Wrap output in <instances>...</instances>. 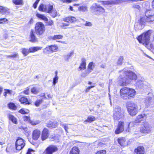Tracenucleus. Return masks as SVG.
<instances>
[{
	"label": "nucleus",
	"mask_w": 154,
	"mask_h": 154,
	"mask_svg": "<svg viewBox=\"0 0 154 154\" xmlns=\"http://www.w3.org/2000/svg\"><path fill=\"white\" fill-rule=\"evenodd\" d=\"M120 93L122 98L124 100H127L134 97L136 91L134 89L124 87L120 90Z\"/></svg>",
	"instance_id": "nucleus-1"
},
{
	"label": "nucleus",
	"mask_w": 154,
	"mask_h": 154,
	"mask_svg": "<svg viewBox=\"0 0 154 154\" xmlns=\"http://www.w3.org/2000/svg\"><path fill=\"white\" fill-rule=\"evenodd\" d=\"M152 33V31L149 29L144 32L136 37L139 43L144 45H147L149 43L150 36Z\"/></svg>",
	"instance_id": "nucleus-2"
},
{
	"label": "nucleus",
	"mask_w": 154,
	"mask_h": 154,
	"mask_svg": "<svg viewBox=\"0 0 154 154\" xmlns=\"http://www.w3.org/2000/svg\"><path fill=\"white\" fill-rule=\"evenodd\" d=\"M126 108L128 112L131 116H135L138 112V106L134 102H128L126 104Z\"/></svg>",
	"instance_id": "nucleus-3"
},
{
	"label": "nucleus",
	"mask_w": 154,
	"mask_h": 154,
	"mask_svg": "<svg viewBox=\"0 0 154 154\" xmlns=\"http://www.w3.org/2000/svg\"><path fill=\"white\" fill-rule=\"evenodd\" d=\"M147 118L146 115V114H139L136 117L134 121L128 123L127 129L126 130V132H129L130 130V125H131L132 127H134L137 125V123H140L143 120L144 118L145 119Z\"/></svg>",
	"instance_id": "nucleus-4"
},
{
	"label": "nucleus",
	"mask_w": 154,
	"mask_h": 154,
	"mask_svg": "<svg viewBox=\"0 0 154 154\" xmlns=\"http://www.w3.org/2000/svg\"><path fill=\"white\" fill-rule=\"evenodd\" d=\"M35 30L36 34L40 36L43 34L45 31V26L43 23L38 22L35 24Z\"/></svg>",
	"instance_id": "nucleus-5"
},
{
	"label": "nucleus",
	"mask_w": 154,
	"mask_h": 154,
	"mask_svg": "<svg viewBox=\"0 0 154 154\" xmlns=\"http://www.w3.org/2000/svg\"><path fill=\"white\" fill-rule=\"evenodd\" d=\"M151 125L147 122H144L140 127V131L142 133L147 134L151 132Z\"/></svg>",
	"instance_id": "nucleus-6"
},
{
	"label": "nucleus",
	"mask_w": 154,
	"mask_h": 154,
	"mask_svg": "<svg viewBox=\"0 0 154 154\" xmlns=\"http://www.w3.org/2000/svg\"><path fill=\"white\" fill-rule=\"evenodd\" d=\"M25 141L22 138L18 137L15 142V149L17 150H20L25 146Z\"/></svg>",
	"instance_id": "nucleus-7"
},
{
	"label": "nucleus",
	"mask_w": 154,
	"mask_h": 154,
	"mask_svg": "<svg viewBox=\"0 0 154 154\" xmlns=\"http://www.w3.org/2000/svg\"><path fill=\"white\" fill-rule=\"evenodd\" d=\"M58 151V148L55 145L51 144L48 146L43 152V154H53Z\"/></svg>",
	"instance_id": "nucleus-8"
},
{
	"label": "nucleus",
	"mask_w": 154,
	"mask_h": 154,
	"mask_svg": "<svg viewBox=\"0 0 154 154\" xmlns=\"http://www.w3.org/2000/svg\"><path fill=\"white\" fill-rule=\"evenodd\" d=\"M58 47L55 45H52L47 46L44 49L43 53L45 54L53 53L58 51Z\"/></svg>",
	"instance_id": "nucleus-9"
},
{
	"label": "nucleus",
	"mask_w": 154,
	"mask_h": 154,
	"mask_svg": "<svg viewBox=\"0 0 154 154\" xmlns=\"http://www.w3.org/2000/svg\"><path fill=\"white\" fill-rule=\"evenodd\" d=\"M125 122L123 121H120L118 122L116 128L115 130V134H119L123 132L125 129Z\"/></svg>",
	"instance_id": "nucleus-10"
},
{
	"label": "nucleus",
	"mask_w": 154,
	"mask_h": 154,
	"mask_svg": "<svg viewBox=\"0 0 154 154\" xmlns=\"http://www.w3.org/2000/svg\"><path fill=\"white\" fill-rule=\"evenodd\" d=\"M50 136L49 130L46 128H44L41 132L40 139L42 141H44L49 138Z\"/></svg>",
	"instance_id": "nucleus-11"
},
{
	"label": "nucleus",
	"mask_w": 154,
	"mask_h": 154,
	"mask_svg": "<svg viewBox=\"0 0 154 154\" xmlns=\"http://www.w3.org/2000/svg\"><path fill=\"white\" fill-rule=\"evenodd\" d=\"M47 13L50 14L53 18L56 17L58 15V12L56 10L54 9L53 5L49 4L48 5V10Z\"/></svg>",
	"instance_id": "nucleus-12"
},
{
	"label": "nucleus",
	"mask_w": 154,
	"mask_h": 154,
	"mask_svg": "<svg viewBox=\"0 0 154 154\" xmlns=\"http://www.w3.org/2000/svg\"><path fill=\"white\" fill-rule=\"evenodd\" d=\"M94 14L96 15H100L105 12V9L102 6L97 4H95V6L93 7Z\"/></svg>",
	"instance_id": "nucleus-13"
},
{
	"label": "nucleus",
	"mask_w": 154,
	"mask_h": 154,
	"mask_svg": "<svg viewBox=\"0 0 154 154\" xmlns=\"http://www.w3.org/2000/svg\"><path fill=\"white\" fill-rule=\"evenodd\" d=\"M41 131L38 129H35L32 132V138L34 141H37L40 139Z\"/></svg>",
	"instance_id": "nucleus-14"
},
{
	"label": "nucleus",
	"mask_w": 154,
	"mask_h": 154,
	"mask_svg": "<svg viewBox=\"0 0 154 154\" xmlns=\"http://www.w3.org/2000/svg\"><path fill=\"white\" fill-rule=\"evenodd\" d=\"M29 41L31 43H36L38 42V38L35 34V32L33 29H31L29 33Z\"/></svg>",
	"instance_id": "nucleus-15"
},
{
	"label": "nucleus",
	"mask_w": 154,
	"mask_h": 154,
	"mask_svg": "<svg viewBox=\"0 0 154 154\" xmlns=\"http://www.w3.org/2000/svg\"><path fill=\"white\" fill-rule=\"evenodd\" d=\"M134 154H146V151L144 147L142 145H139L134 150Z\"/></svg>",
	"instance_id": "nucleus-16"
},
{
	"label": "nucleus",
	"mask_w": 154,
	"mask_h": 154,
	"mask_svg": "<svg viewBox=\"0 0 154 154\" xmlns=\"http://www.w3.org/2000/svg\"><path fill=\"white\" fill-rule=\"evenodd\" d=\"M77 20V19L75 17L71 16L65 17L63 19V21L69 24L75 23Z\"/></svg>",
	"instance_id": "nucleus-17"
},
{
	"label": "nucleus",
	"mask_w": 154,
	"mask_h": 154,
	"mask_svg": "<svg viewBox=\"0 0 154 154\" xmlns=\"http://www.w3.org/2000/svg\"><path fill=\"white\" fill-rule=\"evenodd\" d=\"M126 75L127 77L126 79H128V80H135L137 79V75L136 74L130 71L126 72Z\"/></svg>",
	"instance_id": "nucleus-18"
},
{
	"label": "nucleus",
	"mask_w": 154,
	"mask_h": 154,
	"mask_svg": "<svg viewBox=\"0 0 154 154\" xmlns=\"http://www.w3.org/2000/svg\"><path fill=\"white\" fill-rule=\"evenodd\" d=\"M118 143L122 147H125L127 145V140L125 137H119L117 139Z\"/></svg>",
	"instance_id": "nucleus-19"
},
{
	"label": "nucleus",
	"mask_w": 154,
	"mask_h": 154,
	"mask_svg": "<svg viewBox=\"0 0 154 154\" xmlns=\"http://www.w3.org/2000/svg\"><path fill=\"white\" fill-rule=\"evenodd\" d=\"M58 123L56 121L51 120L49 121L46 124V126L50 129L55 128L58 125Z\"/></svg>",
	"instance_id": "nucleus-20"
},
{
	"label": "nucleus",
	"mask_w": 154,
	"mask_h": 154,
	"mask_svg": "<svg viewBox=\"0 0 154 154\" xmlns=\"http://www.w3.org/2000/svg\"><path fill=\"white\" fill-rule=\"evenodd\" d=\"M19 101L21 104L25 105H29L31 103L30 101L28 100V98L25 96H21L19 98Z\"/></svg>",
	"instance_id": "nucleus-21"
},
{
	"label": "nucleus",
	"mask_w": 154,
	"mask_h": 154,
	"mask_svg": "<svg viewBox=\"0 0 154 154\" xmlns=\"http://www.w3.org/2000/svg\"><path fill=\"white\" fill-rule=\"evenodd\" d=\"M80 150L78 147L74 146L69 151V154H80Z\"/></svg>",
	"instance_id": "nucleus-22"
},
{
	"label": "nucleus",
	"mask_w": 154,
	"mask_h": 154,
	"mask_svg": "<svg viewBox=\"0 0 154 154\" xmlns=\"http://www.w3.org/2000/svg\"><path fill=\"white\" fill-rule=\"evenodd\" d=\"M147 23L149 24L154 23V14L152 15H148L146 16Z\"/></svg>",
	"instance_id": "nucleus-23"
},
{
	"label": "nucleus",
	"mask_w": 154,
	"mask_h": 154,
	"mask_svg": "<svg viewBox=\"0 0 154 154\" xmlns=\"http://www.w3.org/2000/svg\"><path fill=\"white\" fill-rule=\"evenodd\" d=\"M9 9L7 8L0 5V13L2 14H9Z\"/></svg>",
	"instance_id": "nucleus-24"
},
{
	"label": "nucleus",
	"mask_w": 154,
	"mask_h": 154,
	"mask_svg": "<svg viewBox=\"0 0 154 154\" xmlns=\"http://www.w3.org/2000/svg\"><path fill=\"white\" fill-rule=\"evenodd\" d=\"M46 5L43 3H41L38 7V10L41 12H45L47 13L48 9Z\"/></svg>",
	"instance_id": "nucleus-25"
},
{
	"label": "nucleus",
	"mask_w": 154,
	"mask_h": 154,
	"mask_svg": "<svg viewBox=\"0 0 154 154\" xmlns=\"http://www.w3.org/2000/svg\"><path fill=\"white\" fill-rule=\"evenodd\" d=\"M36 16L38 19L43 20L45 22L48 21V18L44 14L37 13L36 14Z\"/></svg>",
	"instance_id": "nucleus-26"
},
{
	"label": "nucleus",
	"mask_w": 154,
	"mask_h": 154,
	"mask_svg": "<svg viewBox=\"0 0 154 154\" xmlns=\"http://www.w3.org/2000/svg\"><path fill=\"white\" fill-rule=\"evenodd\" d=\"M119 1V0H116L111 1H100V2H101L105 3V4H103V5H112L118 4Z\"/></svg>",
	"instance_id": "nucleus-27"
},
{
	"label": "nucleus",
	"mask_w": 154,
	"mask_h": 154,
	"mask_svg": "<svg viewBox=\"0 0 154 154\" xmlns=\"http://www.w3.org/2000/svg\"><path fill=\"white\" fill-rule=\"evenodd\" d=\"M8 116L9 119L11 120L13 123L16 124L18 122L17 118L13 115L11 114H9Z\"/></svg>",
	"instance_id": "nucleus-28"
},
{
	"label": "nucleus",
	"mask_w": 154,
	"mask_h": 154,
	"mask_svg": "<svg viewBox=\"0 0 154 154\" xmlns=\"http://www.w3.org/2000/svg\"><path fill=\"white\" fill-rule=\"evenodd\" d=\"M146 20V18L145 15L143 17H141L138 20V22L141 25H145L146 23H147Z\"/></svg>",
	"instance_id": "nucleus-29"
},
{
	"label": "nucleus",
	"mask_w": 154,
	"mask_h": 154,
	"mask_svg": "<svg viewBox=\"0 0 154 154\" xmlns=\"http://www.w3.org/2000/svg\"><path fill=\"white\" fill-rule=\"evenodd\" d=\"M13 4L16 5H23L24 4L23 0H12Z\"/></svg>",
	"instance_id": "nucleus-30"
},
{
	"label": "nucleus",
	"mask_w": 154,
	"mask_h": 154,
	"mask_svg": "<svg viewBox=\"0 0 154 154\" xmlns=\"http://www.w3.org/2000/svg\"><path fill=\"white\" fill-rule=\"evenodd\" d=\"M86 60L84 58L82 59V62L79 68L80 70L85 69L86 68Z\"/></svg>",
	"instance_id": "nucleus-31"
},
{
	"label": "nucleus",
	"mask_w": 154,
	"mask_h": 154,
	"mask_svg": "<svg viewBox=\"0 0 154 154\" xmlns=\"http://www.w3.org/2000/svg\"><path fill=\"white\" fill-rule=\"evenodd\" d=\"M42 48V47L35 46L30 47L29 48L30 53H34L41 50Z\"/></svg>",
	"instance_id": "nucleus-32"
},
{
	"label": "nucleus",
	"mask_w": 154,
	"mask_h": 154,
	"mask_svg": "<svg viewBox=\"0 0 154 154\" xmlns=\"http://www.w3.org/2000/svg\"><path fill=\"white\" fill-rule=\"evenodd\" d=\"M96 119L97 118L94 116H88L87 117V119L84 122L91 123L95 121Z\"/></svg>",
	"instance_id": "nucleus-33"
},
{
	"label": "nucleus",
	"mask_w": 154,
	"mask_h": 154,
	"mask_svg": "<svg viewBox=\"0 0 154 154\" xmlns=\"http://www.w3.org/2000/svg\"><path fill=\"white\" fill-rule=\"evenodd\" d=\"M93 67L94 65L93 62H92L89 63L88 64V70L86 72V74H88L91 72L93 70Z\"/></svg>",
	"instance_id": "nucleus-34"
},
{
	"label": "nucleus",
	"mask_w": 154,
	"mask_h": 154,
	"mask_svg": "<svg viewBox=\"0 0 154 154\" xmlns=\"http://www.w3.org/2000/svg\"><path fill=\"white\" fill-rule=\"evenodd\" d=\"M8 106L9 109L11 110H15L17 108V106L14 103L12 102L8 103Z\"/></svg>",
	"instance_id": "nucleus-35"
},
{
	"label": "nucleus",
	"mask_w": 154,
	"mask_h": 154,
	"mask_svg": "<svg viewBox=\"0 0 154 154\" xmlns=\"http://www.w3.org/2000/svg\"><path fill=\"white\" fill-rule=\"evenodd\" d=\"M63 37V35L61 34L55 35L52 37L51 38L53 40H57L61 39Z\"/></svg>",
	"instance_id": "nucleus-36"
},
{
	"label": "nucleus",
	"mask_w": 154,
	"mask_h": 154,
	"mask_svg": "<svg viewBox=\"0 0 154 154\" xmlns=\"http://www.w3.org/2000/svg\"><path fill=\"white\" fill-rule=\"evenodd\" d=\"M78 10L79 11L85 12L88 11V8L86 6H81L78 8Z\"/></svg>",
	"instance_id": "nucleus-37"
},
{
	"label": "nucleus",
	"mask_w": 154,
	"mask_h": 154,
	"mask_svg": "<svg viewBox=\"0 0 154 154\" xmlns=\"http://www.w3.org/2000/svg\"><path fill=\"white\" fill-rule=\"evenodd\" d=\"M18 112L22 114H26L29 113V111L28 109H25L23 108H22L18 111Z\"/></svg>",
	"instance_id": "nucleus-38"
},
{
	"label": "nucleus",
	"mask_w": 154,
	"mask_h": 154,
	"mask_svg": "<svg viewBox=\"0 0 154 154\" xmlns=\"http://www.w3.org/2000/svg\"><path fill=\"white\" fill-rule=\"evenodd\" d=\"M40 121L39 120H32L31 119L29 123L32 125L35 126L38 124L40 123Z\"/></svg>",
	"instance_id": "nucleus-39"
},
{
	"label": "nucleus",
	"mask_w": 154,
	"mask_h": 154,
	"mask_svg": "<svg viewBox=\"0 0 154 154\" xmlns=\"http://www.w3.org/2000/svg\"><path fill=\"white\" fill-rule=\"evenodd\" d=\"M19 55L17 53H16L11 55H6L7 58L10 59H14L18 57Z\"/></svg>",
	"instance_id": "nucleus-40"
},
{
	"label": "nucleus",
	"mask_w": 154,
	"mask_h": 154,
	"mask_svg": "<svg viewBox=\"0 0 154 154\" xmlns=\"http://www.w3.org/2000/svg\"><path fill=\"white\" fill-rule=\"evenodd\" d=\"M4 90V92L3 93V96L5 97H7L8 94H11L12 93V90L8 89H5Z\"/></svg>",
	"instance_id": "nucleus-41"
},
{
	"label": "nucleus",
	"mask_w": 154,
	"mask_h": 154,
	"mask_svg": "<svg viewBox=\"0 0 154 154\" xmlns=\"http://www.w3.org/2000/svg\"><path fill=\"white\" fill-rule=\"evenodd\" d=\"M22 53L24 56H26L29 53V49L28 50L25 48H23L22 49Z\"/></svg>",
	"instance_id": "nucleus-42"
},
{
	"label": "nucleus",
	"mask_w": 154,
	"mask_h": 154,
	"mask_svg": "<svg viewBox=\"0 0 154 154\" xmlns=\"http://www.w3.org/2000/svg\"><path fill=\"white\" fill-rule=\"evenodd\" d=\"M114 110L115 112V113L119 115L122 112V110L121 108L119 106L115 107L114 109Z\"/></svg>",
	"instance_id": "nucleus-43"
},
{
	"label": "nucleus",
	"mask_w": 154,
	"mask_h": 154,
	"mask_svg": "<svg viewBox=\"0 0 154 154\" xmlns=\"http://www.w3.org/2000/svg\"><path fill=\"white\" fill-rule=\"evenodd\" d=\"M23 120L25 122L29 123L31 120V118L29 116H25L23 117Z\"/></svg>",
	"instance_id": "nucleus-44"
},
{
	"label": "nucleus",
	"mask_w": 154,
	"mask_h": 154,
	"mask_svg": "<svg viewBox=\"0 0 154 154\" xmlns=\"http://www.w3.org/2000/svg\"><path fill=\"white\" fill-rule=\"evenodd\" d=\"M42 99L37 100L34 103L35 105L37 107L39 106L43 102Z\"/></svg>",
	"instance_id": "nucleus-45"
},
{
	"label": "nucleus",
	"mask_w": 154,
	"mask_h": 154,
	"mask_svg": "<svg viewBox=\"0 0 154 154\" xmlns=\"http://www.w3.org/2000/svg\"><path fill=\"white\" fill-rule=\"evenodd\" d=\"M31 91V93L34 94H37L39 92L37 88L35 87L32 88Z\"/></svg>",
	"instance_id": "nucleus-46"
},
{
	"label": "nucleus",
	"mask_w": 154,
	"mask_h": 154,
	"mask_svg": "<svg viewBox=\"0 0 154 154\" xmlns=\"http://www.w3.org/2000/svg\"><path fill=\"white\" fill-rule=\"evenodd\" d=\"M106 151L105 149L99 150L97 151L94 154H106Z\"/></svg>",
	"instance_id": "nucleus-47"
},
{
	"label": "nucleus",
	"mask_w": 154,
	"mask_h": 154,
	"mask_svg": "<svg viewBox=\"0 0 154 154\" xmlns=\"http://www.w3.org/2000/svg\"><path fill=\"white\" fill-rule=\"evenodd\" d=\"M8 20L6 18H0V24L8 23Z\"/></svg>",
	"instance_id": "nucleus-48"
},
{
	"label": "nucleus",
	"mask_w": 154,
	"mask_h": 154,
	"mask_svg": "<svg viewBox=\"0 0 154 154\" xmlns=\"http://www.w3.org/2000/svg\"><path fill=\"white\" fill-rule=\"evenodd\" d=\"M46 25L47 26H51L54 25V22L52 20H50L49 21L45 22Z\"/></svg>",
	"instance_id": "nucleus-49"
},
{
	"label": "nucleus",
	"mask_w": 154,
	"mask_h": 154,
	"mask_svg": "<svg viewBox=\"0 0 154 154\" xmlns=\"http://www.w3.org/2000/svg\"><path fill=\"white\" fill-rule=\"evenodd\" d=\"M23 94L25 95H29V87L26 88L25 90L23 91Z\"/></svg>",
	"instance_id": "nucleus-50"
},
{
	"label": "nucleus",
	"mask_w": 154,
	"mask_h": 154,
	"mask_svg": "<svg viewBox=\"0 0 154 154\" xmlns=\"http://www.w3.org/2000/svg\"><path fill=\"white\" fill-rule=\"evenodd\" d=\"M58 79V76H55L53 79V83L54 85H55L57 82Z\"/></svg>",
	"instance_id": "nucleus-51"
},
{
	"label": "nucleus",
	"mask_w": 154,
	"mask_h": 154,
	"mask_svg": "<svg viewBox=\"0 0 154 154\" xmlns=\"http://www.w3.org/2000/svg\"><path fill=\"white\" fill-rule=\"evenodd\" d=\"M40 0H36L35 2L33 3V7L34 8V9H35L37 7V5L39 2Z\"/></svg>",
	"instance_id": "nucleus-52"
},
{
	"label": "nucleus",
	"mask_w": 154,
	"mask_h": 154,
	"mask_svg": "<svg viewBox=\"0 0 154 154\" xmlns=\"http://www.w3.org/2000/svg\"><path fill=\"white\" fill-rule=\"evenodd\" d=\"M95 86L94 85H92L91 86H90L87 87L85 89V91L86 93L88 92L90 90V89L94 87Z\"/></svg>",
	"instance_id": "nucleus-53"
},
{
	"label": "nucleus",
	"mask_w": 154,
	"mask_h": 154,
	"mask_svg": "<svg viewBox=\"0 0 154 154\" xmlns=\"http://www.w3.org/2000/svg\"><path fill=\"white\" fill-rule=\"evenodd\" d=\"M39 96L41 97H42V99H45L46 98L45 94V93H42L39 95Z\"/></svg>",
	"instance_id": "nucleus-54"
},
{
	"label": "nucleus",
	"mask_w": 154,
	"mask_h": 154,
	"mask_svg": "<svg viewBox=\"0 0 154 154\" xmlns=\"http://www.w3.org/2000/svg\"><path fill=\"white\" fill-rule=\"evenodd\" d=\"M92 24L91 22L87 21L85 24V25L86 26H92Z\"/></svg>",
	"instance_id": "nucleus-55"
},
{
	"label": "nucleus",
	"mask_w": 154,
	"mask_h": 154,
	"mask_svg": "<svg viewBox=\"0 0 154 154\" xmlns=\"http://www.w3.org/2000/svg\"><path fill=\"white\" fill-rule=\"evenodd\" d=\"M34 151L32 149L29 148L27 151V152L26 153V154H31V152H34Z\"/></svg>",
	"instance_id": "nucleus-56"
},
{
	"label": "nucleus",
	"mask_w": 154,
	"mask_h": 154,
	"mask_svg": "<svg viewBox=\"0 0 154 154\" xmlns=\"http://www.w3.org/2000/svg\"><path fill=\"white\" fill-rule=\"evenodd\" d=\"M61 1L63 3H70L72 2V0H62Z\"/></svg>",
	"instance_id": "nucleus-57"
},
{
	"label": "nucleus",
	"mask_w": 154,
	"mask_h": 154,
	"mask_svg": "<svg viewBox=\"0 0 154 154\" xmlns=\"http://www.w3.org/2000/svg\"><path fill=\"white\" fill-rule=\"evenodd\" d=\"M69 23H62L61 26L62 27L68 26H69Z\"/></svg>",
	"instance_id": "nucleus-58"
},
{
	"label": "nucleus",
	"mask_w": 154,
	"mask_h": 154,
	"mask_svg": "<svg viewBox=\"0 0 154 154\" xmlns=\"http://www.w3.org/2000/svg\"><path fill=\"white\" fill-rule=\"evenodd\" d=\"M73 54V52H70L66 56L68 58H69L70 57L72 56Z\"/></svg>",
	"instance_id": "nucleus-59"
},
{
	"label": "nucleus",
	"mask_w": 154,
	"mask_h": 154,
	"mask_svg": "<svg viewBox=\"0 0 154 154\" xmlns=\"http://www.w3.org/2000/svg\"><path fill=\"white\" fill-rule=\"evenodd\" d=\"M52 138L54 140H56L58 138V137L57 135H55L52 137Z\"/></svg>",
	"instance_id": "nucleus-60"
},
{
	"label": "nucleus",
	"mask_w": 154,
	"mask_h": 154,
	"mask_svg": "<svg viewBox=\"0 0 154 154\" xmlns=\"http://www.w3.org/2000/svg\"><path fill=\"white\" fill-rule=\"evenodd\" d=\"M69 10L70 11H75L73 9V7L72 6H70L69 7Z\"/></svg>",
	"instance_id": "nucleus-61"
},
{
	"label": "nucleus",
	"mask_w": 154,
	"mask_h": 154,
	"mask_svg": "<svg viewBox=\"0 0 154 154\" xmlns=\"http://www.w3.org/2000/svg\"><path fill=\"white\" fill-rule=\"evenodd\" d=\"M63 128L66 131H67V129L68 128V127L66 125H64L63 126Z\"/></svg>",
	"instance_id": "nucleus-62"
},
{
	"label": "nucleus",
	"mask_w": 154,
	"mask_h": 154,
	"mask_svg": "<svg viewBox=\"0 0 154 154\" xmlns=\"http://www.w3.org/2000/svg\"><path fill=\"white\" fill-rule=\"evenodd\" d=\"M3 88L2 87H0V95L1 94L3 91Z\"/></svg>",
	"instance_id": "nucleus-63"
},
{
	"label": "nucleus",
	"mask_w": 154,
	"mask_h": 154,
	"mask_svg": "<svg viewBox=\"0 0 154 154\" xmlns=\"http://www.w3.org/2000/svg\"><path fill=\"white\" fill-rule=\"evenodd\" d=\"M152 6L154 8V0H153L152 2Z\"/></svg>",
	"instance_id": "nucleus-64"
}]
</instances>
